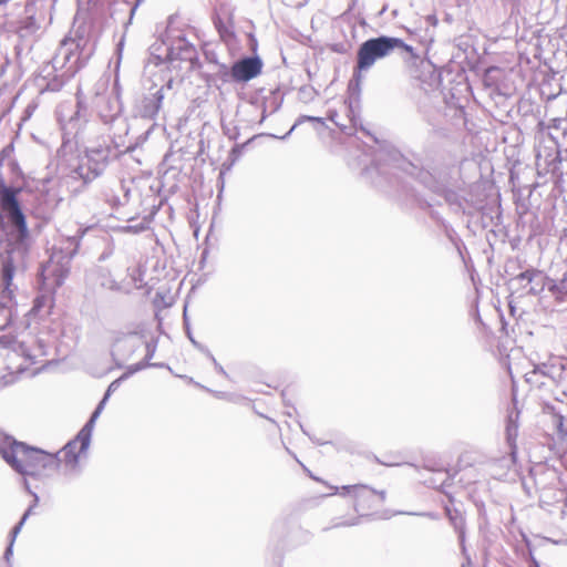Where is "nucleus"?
Listing matches in <instances>:
<instances>
[{
  "mask_svg": "<svg viewBox=\"0 0 567 567\" xmlns=\"http://www.w3.org/2000/svg\"><path fill=\"white\" fill-rule=\"evenodd\" d=\"M352 496L354 498V511L357 513H361V515H365V512L378 507L377 489L368 485H354V487L352 488Z\"/></svg>",
  "mask_w": 567,
  "mask_h": 567,
  "instance_id": "2eb2a0df",
  "label": "nucleus"
},
{
  "mask_svg": "<svg viewBox=\"0 0 567 567\" xmlns=\"http://www.w3.org/2000/svg\"><path fill=\"white\" fill-rule=\"evenodd\" d=\"M32 512H33V506H29L28 509L24 512V514L21 517L22 523L27 522L28 517L32 514Z\"/></svg>",
  "mask_w": 567,
  "mask_h": 567,
  "instance_id": "c03bdc74",
  "label": "nucleus"
},
{
  "mask_svg": "<svg viewBox=\"0 0 567 567\" xmlns=\"http://www.w3.org/2000/svg\"><path fill=\"white\" fill-rule=\"evenodd\" d=\"M354 487V485H344L340 488V494L341 495H346V494H351L352 495V488Z\"/></svg>",
  "mask_w": 567,
  "mask_h": 567,
  "instance_id": "ea45409f",
  "label": "nucleus"
},
{
  "mask_svg": "<svg viewBox=\"0 0 567 567\" xmlns=\"http://www.w3.org/2000/svg\"><path fill=\"white\" fill-rule=\"evenodd\" d=\"M12 547H13V543L10 542L9 546L7 547L6 551H4V558L6 560H9L10 559V556L12 555Z\"/></svg>",
  "mask_w": 567,
  "mask_h": 567,
  "instance_id": "a18cd8bd",
  "label": "nucleus"
},
{
  "mask_svg": "<svg viewBox=\"0 0 567 567\" xmlns=\"http://www.w3.org/2000/svg\"><path fill=\"white\" fill-rule=\"evenodd\" d=\"M24 525V523H22V519H20V522L12 528L11 533H10V536H11V540L12 543H14L18 534L20 533L22 526Z\"/></svg>",
  "mask_w": 567,
  "mask_h": 567,
  "instance_id": "c9c22d12",
  "label": "nucleus"
},
{
  "mask_svg": "<svg viewBox=\"0 0 567 567\" xmlns=\"http://www.w3.org/2000/svg\"><path fill=\"white\" fill-rule=\"evenodd\" d=\"M19 351L24 358L35 363L40 358L48 355L49 343L44 339L31 337L29 340L19 342Z\"/></svg>",
  "mask_w": 567,
  "mask_h": 567,
  "instance_id": "dca6fc26",
  "label": "nucleus"
},
{
  "mask_svg": "<svg viewBox=\"0 0 567 567\" xmlns=\"http://www.w3.org/2000/svg\"><path fill=\"white\" fill-rule=\"evenodd\" d=\"M505 434L506 441L511 449V454L514 455L516 449L515 442L518 435V424L512 419V416H509L507 420Z\"/></svg>",
  "mask_w": 567,
  "mask_h": 567,
  "instance_id": "5701e85b",
  "label": "nucleus"
},
{
  "mask_svg": "<svg viewBox=\"0 0 567 567\" xmlns=\"http://www.w3.org/2000/svg\"><path fill=\"white\" fill-rule=\"evenodd\" d=\"M558 369L559 368H557L554 364H547V363L537 364V365H535L533 371L526 373V375H525L526 382H528L530 384H537V383L542 384L543 382H538V380H537L538 375L547 377V378L555 380V378H556L555 373Z\"/></svg>",
  "mask_w": 567,
  "mask_h": 567,
  "instance_id": "412c9836",
  "label": "nucleus"
},
{
  "mask_svg": "<svg viewBox=\"0 0 567 567\" xmlns=\"http://www.w3.org/2000/svg\"><path fill=\"white\" fill-rule=\"evenodd\" d=\"M83 39L64 38L56 53L51 61L43 64L38 78L37 83L41 92H59L66 82L65 72L58 73L59 69L68 65L66 72L74 74L84 64L85 60L81 61Z\"/></svg>",
  "mask_w": 567,
  "mask_h": 567,
  "instance_id": "7ed1b4c3",
  "label": "nucleus"
},
{
  "mask_svg": "<svg viewBox=\"0 0 567 567\" xmlns=\"http://www.w3.org/2000/svg\"><path fill=\"white\" fill-rule=\"evenodd\" d=\"M357 524H359V518H355V519H352V520L342 522V523H338V524H336V526H354Z\"/></svg>",
  "mask_w": 567,
  "mask_h": 567,
  "instance_id": "a19ab883",
  "label": "nucleus"
},
{
  "mask_svg": "<svg viewBox=\"0 0 567 567\" xmlns=\"http://www.w3.org/2000/svg\"><path fill=\"white\" fill-rule=\"evenodd\" d=\"M120 96L121 86L117 79L111 89L107 87V80L104 79L95 84L93 105L104 124H111L118 120L122 112Z\"/></svg>",
  "mask_w": 567,
  "mask_h": 567,
  "instance_id": "0eeeda50",
  "label": "nucleus"
},
{
  "mask_svg": "<svg viewBox=\"0 0 567 567\" xmlns=\"http://www.w3.org/2000/svg\"><path fill=\"white\" fill-rule=\"evenodd\" d=\"M109 400V393H105L93 411L91 417L89 421L84 424V426L80 430L78 433V439L82 441V449L87 450L91 443L92 432L95 425L96 420L99 419L100 414L102 413L106 402Z\"/></svg>",
  "mask_w": 567,
  "mask_h": 567,
  "instance_id": "f3484780",
  "label": "nucleus"
},
{
  "mask_svg": "<svg viewBox=\"0 0 567 567\" xmlns=\"http://www.w3.org/2000/svg\"><path fill=\"white\" fill-rule=\"evenodd\" d=\"M141 0H137V2L132 6L131 2L128 1H120V2H116L114 4V11L112 13V16L117 11V10H121V11H125L128 13V19L127 21L124 23L125 27H127L131 22H132V19H133V16L136 11V8H137V4Z\"/></svg>",
  "mask_w": 567,
  "mask_h": 567,
  "instance_id": "393cba45",
  "label": "nucleus"
},
{
  "mask_svg": "<svg viewBox=\"0 0 567 567\" xmlns=\"http://www.w3.org/2000/svg\"><path fill=\"white\" fill-rule=\"evenodd\" d=\"M382 464L386 465V466H396V465H400V463H394V462H391V463H388V462H381Z\"/></svg>",
  "mask_w": 567,
  "mask_h": 567,
  "instance_id": "3c124183",
  "label": "nucleus"
},
{
  "mask_svg": "<svg viewBox=\"0 0 567 567\" xmlns=\"http://www.w3.org/2000/svg\"><path fill=\"white\" fill-rule=\"evenodd\" d=\"M334 489V493L339 491V487H332Z\"/></svg>",
  "mask_w": 567,
  "mask_h": 567,
  "instance_id": "4d7b16f0",
  "label": "nucleus"
},
{
  "mask_svg": "<svg viewBox=\"0 0 567 567\" xmlns=\"http://www.w3.org/2000/svg\"><path fill=\"white\" fill-rule=\"evenodd\" d=\"M87 450L82 449V441L78 439V435L69 441L61 451L60 454L61 465L60 468L65 476L74 475L79 472V461L81 454Z\"/></svg>",
  "mask_w": 567,
  "mask_h": 567,
  "instance_id": "6e6552de",
  "label": "nucleus"
},
{
  "mask_svg": "<svg viewBox=\"0 0 567 567\" xmlns=\"http://www.w3.org/2000/svg\"><path fill=\"white\" fill-rule=\"evenodd\" d=\"M23 483H24V487L28 491V493H30L33 496V503L30 506H33V508H34L39 503V496L37 493H34L30 489L29 483L25 478H23Z\"/></svg>",
  "mask_w": 567,
  "mask_h": 567,
  "instance_id": "e433bc0d",
  "label": "nucleus"
},
{
  "mask_svg": "<svg viewBox=\"0 0 567 567\" xmlns=\"http://www.w3.org/2000/svg\"><path fill=\"white\" fill-rule=\"evenodd\" d=\"M416 177L420 179L421 183H423L426 187L433 188V185L431 184V176L427 172L420 171L417 172Z\"/></svg>",
  "mask_w": 567,
  "mask_h": 567,
  "instance_id": "7c9ffc66",
  "label": "nucleus"
},
{
  "mask_svg": "<svg viewBox=\"0 0 567 567\" xmlns=\"http://www.w3.org/2000/svg\"><path fill=\"white\" fill-rule=\"evenodd\" d=\"M173 84H174V80L173 79H168L166 81V83L162 84L161 86L154 85L153 87L154 89H163V91H162L163 92V97H165L167 92L173 89Z\"/></svg>",
  "mask_w": 567,
  "mask_h": 567,
  "instance_id": "72a5a7b5",
  "label": "nucleus"
},
{
  "mask_svg": "<svg viewBox=\"0 0 567 567\" xmlns=\"http://www.w3.org/2000/svg\"><path fill=\"white\" fill-rule=\"evenodd\" d=\"M199 351L204 353L209 360H212V357H214L210 350L205 346H199Z\"/></svg>",
  "mask_w": 567,
  "mask_h": 567,
  "instance_id": "79ce46f5",
  "label": "nucleus"
},
{
  "mask_svg": "<svg viewBox=\"0 0 567 567\" xmlns=\"http://www.w3.org/2000/svg\"><path fill=\"white\" fill-rule=\"evenodd\" d=\"M398 514H406V512H398ZM408 515L430 516L427 513H408Z\"/></svg>",
  "mask_w": 567,
  "mask_h": 567,
  "instance_id": "49530a36",
  "label": "nucleus"
},
{
  "mask_svg": "<svg viewBox=\"0 0 567 567\" xmlns=\"http://www.w3.org/2000/svg\"><path fill=\"white\" fill-rule=\"evenodd\" d=\"M374 166L372 169L377 171L379 174L385 175L388 174L386 167L390 168H402L409 174L413 175L416 169L411 163H408L398 152H380L374 159ZM369 172L371 168L368 169Z\"/></svg>",
  "mask_w": 567,
  "mask_h": 567,
  "instance_id": "f8f14e48",
  "label": "nucleus"
},
{
  "mask_svg": "<svg viewBox=\"0 0 567 567\" xmlns=\"http://www.w3.org/2000/svg\"><path fill=\"white\" fill-rule=\"evenodd\" d=\"M91 277L95 280L97 285L102 288L120 291L121 285L113 278L111 271L107 268L99 267L92 274Z\"/></svg>",
  "mask_w": 567,
  "mask_h": 567,
  "instance_id": "6ab92c4d",
  "label": "nucleus"
},
{
  "mask_svg": "<svg viewBox=\"0 0 567 567\" xmlns=\"http://www.w3.org/2000/svg\"><path fill=\"white\" fill-rule=\"evenodd\" d=\"M42 290L43 293L34 299V305L32 308V310L34 311H41V309L44 307H47L48 309L52 307L54 293L48 292L43 287Z\"/></svg>",
  "mask_w": 567,
  "mask_h": 567,
  "instance_id": "b1692460",
  "label": "nucleus"
},
{
  "mask_svg": "<svg viewBox=\"0 0 567 567\" xmlns=\"http://www.w3.org/2000/svg\"><path fill=\"white\" fill-rule=\"evenodd\" d=\"M131 341H132V338H124V339H123V342L128 343L131 347H133V344H131ZM120 342H122V340H117V344H118Z\"/></svg>",
  "mask_w": 567,
  "mask_h": 567,
  "instance_id": "8fccbe9b",
  "label": "nucleus"
},
{
  "mask_svg": "<svg viewBox=\"0 0 567 567\" xmlns=\"http://www.w3.org/2000/svg\"><path fill=\"white\" fill-rule=\"evenodd\" d=\"M126 378H127V374H123L121 378H118V379L114 380V381L109 385V388H107V390H106V392H105V393H109V396H110V395H111V393H112V392H114V391L118 388V385H120L121 381H122V380H124V379H126Z\"/></svg>",
  "mask_w": 567,
  "mask_h": 567,
  "instance_id": "473e14b6",
  "label": "nucleus"
},
{
  "mask_svg": "<svg viewBox=\"0 0 567 567\" xmlns=\"http://www.w3.org/2000/svg\"><path fill=\"white\" fill-rule=\"evenodd\" d=\"M190 341L199 350V346H202V344L198 343L197 341H195L193 338H190Z\"/></svg>",
  "mask_w": 567,
  "mask_h": 567,
  "instance_id": "603ef678",
  "label": "nucleus"
},
{
  "mask_svg": "<svg viewBox=\"0 0 567 567\" xmlns=\"http://www.w3.org/2000/svg\"><path fill=\"white\" fill-rule=\"evenodd\" d=\"M128 150L130 147L121 150V144L113 140L89 147L81 162L71 171V177L80 178L84 184H89L100 177L112 161Z\"/></svg>",
  "mask_w": 567,
  "mask_h": 567,
  "instance_id": "39448f33",
  "label": "nucleus"
},
{
  "mask_svg": "<svg viewBox=\"0 0 567 567\" xmlns=\"http://www.w3.org/2000/svg\"><path fill=\"white\" fill-rule=\"evenodd\" d=\"M427 19L434 25L437 23V20H436V18L434 16H429Z\"/></svg>",
  "mask_w": 567,
  "mask_h": 567,
  "instance_id": "09e8293b",
  "label": "nucleus"
},
{
  "mask_svg": "<svg viewBox=\"0 0 567 567\" xmlns=\"http://www.w3.org/2000/svg\"><path fill=\"white\" fill-rule=\"evenodd\" d=\"M0 209L7 215L10 224L7 233V248L0 260L2 281L8 288L13 279L17 261L22 259L27 251L29 233L17 198V190L3 183L0 184Z\"/></svg>",
  "mask_w": 567,
  "mask_h": 567,
  "instance_id": "f257e3e1",
  "label": "nucleus"
},
{
  "mask_svg": "<svg viewBox=\"0 0 567 567\" xmlns=\"http://www.w3.org/2000/svg\"><path fill=\"white\" fill-rule=\"evenodd\" d=\"M554 422L556 424L558 433L564 436V430L566 429L567 423V412L565 414L560 412L554 413Z\"/></svg>",
  "mask_w": 567,
  "mask_h": 567,
  "instance_id": "cd10ccee",
  "label": "nucleus"
},
{
  "mask_svg": "<svg viewBox=\"0 0 567 567\" xmlns=\"http://www.w3.org/2000/svg\"><path fill=\"white\" fill-rule=\"evenodd\" d=\"M163 89L153 86L145 93L136 104V113L143 118L154 120L163 104Z\"/></svg>",
  "mask_w": 567,
  "mask_h": 567,
  "instance_id": "9d476101",
  "label": "nucleus"
},
{
  "mask_svg": "<svg viewBox=\"0 0 567 567\" xmlns=\"http://www.w3.org/2000/svg\"><path fill=\"white\" fill-rule=\"evenodd\" d=\"M190 341L199 350V346H202V344L198 343L197 341H195L193 338H190Z\"/></svg>",
  "mask_w": 567,
  "mask_h": 567,
  "instance_id": "864d4df0",
  "label": "nucleus"
},
{
  "mask_svg": "<svg viewBox=\"0 0 567 567\" xmlns=\"http://www.w3.org/2000/svg\"><path fill=\"white\" fill-rule=\"evenodd\" d=\"M543 274L537 269H527L512 279V285L522 289V295L536 296L544 289Z\"/></svg>",
  "mask_w": 567,
  "mask_h": 567,
  "instance_id": "9b49d317",
  "label": "nucleus"
},
{
  "mask_svg": "<svg viewBox=\"0 0 567 567\" xmlns=\"http://www.w3.org/2000/svg\"><path fill=\"white\" fill-rule=\"evenodd\" d=\"M12 320L11 308L0 305V330H4Z\"/></svg>",
  "mask_w": 567,
  "mask_h": 567,
  "instance_id": "a878e982",
  "label": "nucleus"
},
{
  "mask_svg": "<svg viewBox=\"0 0 567 567\" xmlns=\"http://www.w3.org/2000/svg\"><path fill=\"white\" fill-rule=\"evenodd\" d=\"M212 363L214 364L215 370L221 374L223 377L229 379V374L226 372V370L218 363L215 357H212Z\"/></svg>",
  "mask_w": 567,
  "mask_h": 567,
  "instance_id": "f704fd0d",
  "label": "nucleus"
},
{
  "mask_svg": "<svg viewBox=\"0 0 567 567\" xmlns=\"http://www.w3.org/2000/svg\"><path fill=\"white\" fill-rule=\"evenodd\" d=\"M166 59L171 62L179 60L193 64L197 60V51L184 37H178L167 48Z\"/></svg>",
  "mask_w": 567,
  "mask_h": 567,
  "instance_id": "4468645a",
  "label": "nucleus"
},
{
  "mask_svg": "<svg viewBox=\"0 0 567 567\" xmlns=\"http://www.w3.org/2000/svg\"><path fill=\"white\" fill-rule=\"evenodd\" d=\"M16 51H17V54H20V52L22 51V45L21 44L16 45Z\"/></svg>",
  "mask_w": 567,
  "mask_h": 567,
  "instance_id": "6e6d98bb",
  "label": "nucleus"
},
{
  "mask_svg": "<svg viewBox=\"0 0 567 567\" xmlns=\"http://www.w3.org/2000/svg\"><path fill=\"white\" fill-rule=\"evenodd\" d=\"M24 18H22L17 25V33L21 40H28L39 30V24L33 16V7L24 6Z\"/></svg>",
  "mask_w": 567,
  "mask_h": 567,
  "instance_id": "a211bd4d",
  "label": "nucleus"
},
{
  "mask_svg": "<svg viewBox=\"0 0 567 567\" xmlns=\"http://www.w3.org/2000/svg\"><path fill=\"white\" fill-rule=\"evenodd\" d=\"M218 80H220L223 83H227L229 82L230 80H233L231 78V69L229 70L227 68V65L225 64H220L219 65V69L215 75Z\"/></svg>",
  "mask_w": 567,
  "mask_h": 567,
  "instance_id": "c85d7f7f",
  "label": "nucleus"
},
{
  "mask_svg": "<svg viewBox=\"0 0 567 567\" xmlns=\"http://www.w3.org/2000/svg\"><path fill=\"white\" fill-rule=\"evenodd\" d=\"M75 111L70 115L68 121L63 123V118L60 121L63 125V130H65L70 134H74L75 136L82 131L84 124L87 122L89 112L87 106L84 101L82 92L79 90L76 92V105Z\"/></svg>",
  "mask_w": 567,
  "mask_h": 567,
  "instance_id": "ddd939ff",
  "label": "nucleus"
},
{
  "mask_svg": "<svg viewBox=\"0 0 567 567\" xmlns=\"http://www.w3.org/2000/svg\"><path fill=\"white\" fill-rule=\"evenodd\" d=\"M447 202L450 203H454L456 200V195L455 194H450L447 197H446Z\"/></svg>",
  "mask_w": 567,
  "mask_h": 567,
  "instance_id": "de8ad7c7",
  "label": "nucleus"
},
{
  "mask_svg": "<svg viewBox=\"0 0 567 567\" xmlns=\"http://www.w3.org/2000/svg\"><path fill=\"white\" fill-rule=\"evenodd\" d=\"M155 350H156V346L155 344L146 343V355H145V359L146 360L152 359L154 353H155Z\"/></svg>",
  "mask_w": 567,
  "mask_h": 567,
  "instance_id": "4c0bfd02",
  "label": "nucleus"
},
{
  "mask_svg": "<svg viewBox=\"0 0 567 567\" xmlns=\"http://www.w3.org/2000/svg\"><path fill=\"white\" fill-rule=\"evenodd\" d=\"M447 516L455 532L458 534L460 543L463 545L465 540V520L463 516L457 512L452 513L450 509H447Z\"/></svg>",
  "mask_w": 567,
  "mask_h": 567,
  "instance_id": "4be33fe9",
  "label": "nucleus"
},
{
  "mask_svg": "<svg viewBox=\"0 0 567 567\" xmlns=\"http://www.w3.org/2000/svg\"><path fill=\"white\" fill-rule=\"evenodd\" d=\"M241 148H243V146H240V145H236V146L231 150L230 155H231V156H234L235 158H237V157L241 154Z\"/></svg>",
  "mask_w": 567,
  "mask_h": 567,
  "instance_id": "37998d69",
  "label": "nucleus"
},
{
  "mask_svg": "<svg viewBox=\"0 0 567 567\" xmlns=\"http://www.w3.org/2000/svg\"><path fill=\"white\" fill-rule=\"evenodd\" d=\"M305 121H309V122H319V123H322V118L321 117H316V116H309V115H302L298 118V121L292 125V127L284 135V136H280L277 138H281V140H286L292 132L293 130L299 125L301 124L302 122ZM272 137H276V135H272Z\"/></svg>",
  "mask_w": 567,
  "mask_h": 567,
  "instance_id": "bb28decb",
  "label": "nucleus"
},
{
  "mask_svg": "<svg viewBox=\"0 0 567 567\" xmlns=\"http://www.w3.org/2000/svg\"><path fill=\"white\" fill-rule=\"evenodd\" d=\"M86 231L87 228L79 227L74 235L66 237L63 246L53 248L49 260L41 266L39 282L48 292L54 293L65 282Z\"/></svg>",
  "mask_w": 567,
  "mask_h": 567,
  "instance_id": "20e7f679",
  "label": "nucleus"
},
{
  "mask_svg": "<svg viewBox=\"0 0 567 567\" xmlns=\"http://www.w3.org/2000/svg\"><path fill=\"white\" fill-rule=\"evenodd\" d=\"M150 365H151L150 363L144 362V361L138 362V363H136L134 365H131L128 368V371L125 374H127V377H128V375H131V374H133V373H135V372H137L140 370H143V369H145L146 367H150Z\"/></svg>",
  "mask_w": 567,
  "mask_h": 567,
  "instance_id": "2f4dec72",
  "label": "nucleus"
},
{
  "mask_svg": "<svg viewBox=\"0 0 567 567\" xmlns=\"http://www.w3.org/2000/svg\"><path fill=\"white\" fill-rule=\"evenodd\" d=\"M14 152L13 143H9L0 151V166L3 165L4 161L11 159Z\"/></svg>",
  "mask_w": 567,
  "mask_h": 567,
  "instance_id": "c756f323",
  "label": "nucleus"
},
{
  "mask_svg": "<svg viewBox=\"0 0 567 567\" xmlns=\"http://www.w3.org/2000/svg\"><path fill=\"white\" fill-rule=\"evenodd\" d=\"M395 49H403L412 56L416 58L413 48L404 43L401 39L381 35L368 39L359 47L355 71H368L377 60L388 56Z\"/></svg>",
  "mask_w": 567,
  "mask_h": 567,
  "instance_id": "423d86ee",
  "label": "nucleus"
},
{
  "mask_svg": "<svg viewBox=\"0 0 567 567\" xmlns=\"http://www.w3.org/2000/svg\"><path fill=\"white\" fill-rule=\"evenodd\" d=\"M377 494H378V498H377L378 506H380L385 502L386 492L384 489H381V491H377Z\"/></svg>",
  "mask_w": 567,
  "mask_h": 567,
  "instance_id": "58836bf2",
  "label": "nucleus"
},
{
  "mask_svg": "<svg viewBox=\"0 0 567 567\" xmlns=\"http://www.w3.org/2000/svg\"><path fill=\"white\" fill-rule=\"evenodd\" d=\"M262 61L259 56H245L231 66V78L236 82H248L261 73Z\"/></svg>",
  "mask_w": 567,
  "mask_h": 567,
  "instance_id": "1a4fd4ad",
  "label": "nucleus"
},
{
  "mask_svg": "<svg viewBox=\"0 0 567 567\" xmlns=\"http://www.w3.org/2000/svg\"><path fill=\"white\" fill-rule=\"evenodd\" d=\"M514 463V455L502 456L487 463V470L492 477L501 478L504 476L512 464Z\"/></svg>",
  "mask_w": 567,
  "mask_h": 567,
  "instance_id": "aec40b11",
  "label": "nucleus"
},
{
  "mask_svg": "<svg viewBox=\"0 0 567 567\" xmlns=\"http://www.w3.org/2000/svg\"><path fill=\"white\" fill-rule=\"evenodd\" d=\"M190 341L199 350V346H202V344L198 343L197 341H195L193 338H190Z\"/></svg>",
  "mask_w": 567,
  "mask_h": 567,
  "instance_id": "5fc2aeb1",
  "label": "nucleus"
},
{
  "mask_svg": "<svg viewBox=\"0 0 567 567\" xmlns=\"http://www.w3.org/2000/svg\"><path fill=\"white\" fill-rule=\"evenodd\" d=\"M0 455L24 477L48 478L58 472L61 465L60 454L29 446L11 436H4L0 441Z\"/></svg>",
  "mask_w": 567,
  "mask_h": 567,
  "instance_id": "f03ea898",
  "label": "nucleus"
}]
</instances>
